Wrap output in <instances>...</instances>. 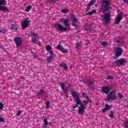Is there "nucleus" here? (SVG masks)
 Wrapping results in <instances>:
<instances>
[{"label":"nucleus","mask_w":128,"mask_h":128,"mask_svg":"<svg viewBox=\"0 0 128 128\" xmlns=\"http://www.w3.org/2000/svg\"><path fill=\"white\" fill-rule=\"evenodd\" d=\"M71 94L72 96H73L74 100L76 102V104L80 106V107H78V114H83L84 112V108H86L84 104L82 102L80 99V96L78 94L76 93V92L72 90L71 91Z\"/></svg>","instance_id":"obj_1"},{"label":"nucleus","mask_w":128,"mask_h":128,"mask_svg":"<svg viewBox=\"0 0 128 128\" xmlns=\"http://www.w3.org/2000/svg\"><path fill=\"white\" fill-rule=\"evenodd\" d=\"M110 0H104L101 2L102 10H103V12H108V10L112 8V6L110 4Z\"/></svg>","instance_id":"obj_2"},{"label":"nucleus","mask_w":128,"mask_h":128,"mask_svg":"<svg viewBox=\"0 0 128 128\" xmlns=\"http://www.w3.org/2000/svg\"><path fill=\"white\" fill-rule=\"evenodd\" d=\"M4 6H6V0H0V10L8 12H10V10L8 8V7Z\"/></svg>","instance_id":"obj_3"},{"label":"nucleus","mask_w":128,"mask_h":128,"mask_svg":"<svg viewBox=\"0 0 128 128\" xmlns=\"http://www.w3.org/2000/svg\"><path fill=\"white\" fill-rule=\"evenodd\" d=\"M108 100H118L116 98V94L114 92V90L112 91L109 93L108 96Z\"/></svg>","instance_id":"obj_4"},{"label":"nucleus","mask_w":128,"mask_h":128,"mask_svg":"<svg viewBox=\"0 0 128 128\" xmlns=\"http://www.w3.org/2000/svg\"><path fill=\"white\" fill-rule=\"evenodd\" d=\"M101 16L104 18V22L106 24L110 22V12L105 14L104 16L102 15Z\"/></svg>","instance_id":"obj_5"},{"label":"nucleus","mask_w":128,"mask_h":128,"mask_svg":"<svg viewBox=\"0 0 128 128\" xmlns=\"http://www.w3.org/2000/svg\"><path fill=\"white\" fill-rule=\"evenodd\" d=\"M55 26H57L56 28L57 32H64V30H68L66 27H63V26L60 24H56Z\"/></svg>","instance_id":"obj_6"},{"label":"nucleus","mask_w":128,"mask_h":128,"mask_svg":"<svg viewBox=\"0 0 128 128\" xmlns=\"http://www.w3.org/2000/svg\"><path fill=\"white\" fill-rule=\"evenodd\" d=\"M30 20H25L22 23V30H26V28H28L30 26Z\"/></svg>","instance_id":"obj_7"},{"label":"nucleus","mask_w":128,"mask_h":128,"mask_svg":"<svg viewBox=\"0 0 128 128\" xmlns=\"http://www.w3.org/2000/svg\"><path fill=\"white\" fill-rule=\"evenodd\" d=\"M126 62V58H122L121 59L116 60L115 64H117V66H124Z\"/></svg>","instance_id":"obj_8"},{"label":"nucleus","mask_w":128,"mask_h":128,"mask_svg":"<svg viewBox=\"0 0 128 128\" xmlns=\"http://www.w3.org/2000/svg\"><path fill=\"white\" fill-rule=\"evenodd\" d=\"M122 16H124V13H121L117 16L116 18L115 24H118L120 22V21L122 20Z\"/></svg>","instance_id":"obj_9"},{"label":"nucleus","mask_w":128,"mask_h":128,"mask_svg":"<svg viewBox=\"0 0 128 128\" xmlns=\"http://www.w3.org/2000/svg\"><path fill=\"white\" fill-rule=\"evenodd\" d=\"M57 48L58 50H60L64 54H66V52H68V49H64V48H62V46L60 45V44H58L57 46Z\"/></svg>","instance_id":"obj_10"},{"label":"nucleus","mask_w":128,"mask_h":128,"mask_svg":"<svg viewBox=\"0 0 128 128\" xmlns=\"http://www.w3.org/2000/svg\"><path fill=\"white\" fill-rule=\"evenodd\" d=\"M122 54V49L118 47L116 50V54L115 56L118 58V56H120Z\"/></svg>","instance_id":"obj_11"},{"label":"nucleus","mask_w":128,"mask_h":128,"mask_svg":"<svg viewBox=\"0 0 128 128\" xmlns=\"http://www.w3.org/2000/svg\"><path fill=\"white\" fill-rule=\"evenodd\" d=\"M14 42L17 46H22V38L20 37H16V38H14Z\"/></svg>","instance_id":"obj_12"},{"label":"nucleus","mask_w":128,"mask_h":128,"mask_svg":"<svg viewBox=\"0 0 128 128\" xmlns=\"http://www.w3.org/2000/svg\"><path fill=\"white\" fill-rule=\"evenodd\" d=\"M102 92H104V94H108L110 92V88L108 86H102Z\"/></svg>","instance_id":"obj_13"},{"label":"nucleus","mask_w":128,"mask_h":128,"mask_svg":"<svg viewBox=\"0 0 128 128\" xmlns=\"http://www.w3.org/2000/svg\"><path fill=\"white\" fill-rule=\"evenodd\" d=\"M72 26H74V28H78V20L76 18V17H73V19L72 20Z\"/></svg>","instance_id":"obj_14"},{"label":"nucleus","mask_w":128,"mask_h":128,"mask_svg":"<svg viewBox=\"0 0 128 128\" xmlns=\"http://www.w3.org/2000/svg\"><path fill=\"white\" fill-rule=\"evenodd\" d=\"M60 86H61L62 90L64 91V94H66V92H68V88L66 86L64 83L61 82L60 83Z\"/></svg>","instance_id":"obj_15"},{"label":"nucleus","mask_w":128,"mask_h":128,"mask_svg":"<svg viewBox=\"0 0 128 128\" xmlns=\"http://www.w3.org/2000/svg\"><path fill=\"white\" fill-rule=\"evenodd\" d=\"M62 22L64 24L65 26H70V20L66 19L63 20Z\"/></svg>","instance_id":"obj_16"},{"label":"nucleus","mask_w":128,"mask_h":128,"mask_svg":"<svg viewBox=\"0 0 128 128\" xmlns=\"http://www.w3.org/2000/svg\"><path fill=\"white\" fill-rule=\"evenodd\" d=\"M60 66L62 68H64V70H68V66L66 63L62 62L60 64Z\"/></svg>","instance_id":"obj_17"},{"label":"nucleus","mask_w":128,"mask_h":128,"mask_svg":"<svg viewBox=\"0 0 128 128\" xmlns=\"http://www.w3.org/2000/svg\"><path fill=\"white\" fill-rule=\"evenodd\" d=\"M94 82H90V83L88 84V86L90 88H92L94 87Z\"/></svg>","instance_id":"obj_18"},{"label":"nucleus","mask_w":128,"mask_h":128,"mask_svg":"<svg viewBox=\"0 0 128 128\" xmlns=\"http://www.w3.org/2000/svg\"><path fill=\"white\" fill-rule=\"evenodd\" d=\"M54 57L52 56H50L48 57L47 59H46V61L48 62H52V58Z\"/></svg>","instance_id":"obj_19"},{"label":"nucleus","mask_w":128,"mask_h":128,"mask_svg":"<svg viewBox=\"0 0 128 128\" xmlns=\"http://www.w3.org/2000/svg\"><path fill=\"white\" fill-rule=\"evenodd\" d=\"M82 44V42H77L76 46V48H79Z\"/></svg>","instance_id":"obj_20"},{"label":"nucleus","mask_w":128,"mask_h":128,"mask_svg":"<svg viewBox=\"0 0 128 128\" xmlns=\"http://www.w3.org/2000/svg\"><path fill=\"white\" fill-rule=\"evenodd\" d=\"M48 124V120L46 118L44 119V124L43 126H46Z\"/></svg>","instance_id":"obj_21"},{"label":"nucleus","mask_w":128,"mask_h":128,"mask_svg":"<svg viewBox=\"0 0 128 128\" xmlns=\"http://www.w3.org/2000/svg\"><path fill=\"white\" fill-rule=\"evenodd\" d=\"M32 42L33 44H38V40H36V38H32Z\"/></svg>","instance_id":"obj_22"},{"label":"nucleus","mask_w":128,"mask_h":128,"mask_svg":"<svg viewBox=\"0 0 128 128\" xmlns=\"http://www.w3.org/2000/svg\"><path fill=\"white\" fill-rule=\"evenodd\" d=\"M114 112L112 111L110 112V114H109L110 118H114Z\"/></svg>","instance_id":"obj_23"},{"label":"nucleus","mask_w":128,"mask_h":128,"mask_svg":"<svg viewBox=\"0 0 128 128\" xmlns=\"http://www.w3.org/2000/svg\"><path fill=\"white\" fill-rule=\"evenodd\" d=\"M82 96L84 98H88V97L86 93H84V92H82Z\"/></svg>","instance_id":"obj_24"},{"label":"nucleus","mask_w":128,"mask_h":128,"mask_svg":"<svg viewBox=\"0 0 128 128\" xmlns=\"http://www.w3.org/2000/svg\"><path fill=\"white\" fill-rule=\"evenodd\" d=\"M102 46H108V44L106 43V42H102Z\"/></svg>","instance_id":"obj_25"},{"label":"nucleus","mask_w":128,"mask_h":128,"mask_svg":"<svg viewBox=\"0 0 128 128\" xmlns=\"http://www.w3.org/2000/svg\"><path fill=\"white\" fill-rule=\"evenodd\" d=\"M105 106H106V108L107 109V110H110V108H112V106H108V104H106L105 105Z\"/></svg>","instance_id":"obj_26"},{"label":"nucleus","mask_w":128,"mask_h":128,"mask_svg":"<svg viewBox=\"0 0 128 128\" xmlns=\"http://www.w3.org/2000/svg\"><path fill=\"white\" fill-rule=\"evenodd\" d=\"M50 101H48L46 103V107L47 110H48L50 108Z\"/></svg>","instance_id":"obj_27"},{"label":"nucleus","mask_w":128,"mask_h":128,"mask_svg":"<svg viewBox=\"0 0 128 128\" xmlns=\"http://www.w3.org/2000/svg\"><path fill=\"white\" fill-rule=\"evenodd\" d=\"M118 97L120 100H122L124 98V95L122 94V93H118Z\"/></svg>","instance_id":"obj_28"},{"label":"nucleus","mask_w":128,"mask_h":128,"mask_svg":"<svg viewBox=\"0 0 128 128\" xmlns=\"http://www.w3.org/2000/svg\"><path fill=\"white\" fill-rule=\"evenodd\" d=\"M62 12L64 14H66V12H68V9H62Z\"/></svg>","instance_id":"obj_29"},{"label":"nucleus","mask_w":128,"mask_h":128,"mask_svg":"<svg viewBox=\"0 0 128 128\" xmlns=\"http://www.w3.org/2000/svg\"><path fill=\"white\" fill-rule=\"evenodd\" d=\"M49 52H50V56H54V51L50 50L49 51Z\"/></svg>","instance_id":"obj_30"},{"label":"nucleus","mask_w":128,"mask_h":128,"mask_svg":"<svg viewBox=\"0 0 128 128\" xmlns=\"http://www.w3.org/2000/svg\"><path fill=\"white\" fill-rule=\"evenodd\" d=\"M94 4H96V1H92L91 2H90L88 4V6H94Z\"/></svg>","instance_id":"obj_31"},{"label":"nucleus","mask_w":128,"mask_h":128,"mask_svg":"<svg viewBox=\"0 0 128 128\" xmlns=\"http://www.w3.org/2000/svg\"><path fill=\"white\" fill-rule=\"evenodd\" d=\"M30 10H32V6H28L26 8V12H30Z\"/></svg>","instance_id":"obj_32"},{"label":"nucleus","mask_w":128,"mask_h":128,"mask_svg":"<svg viewBox=\"0 0 128 128\" xmlns=\"http://www.w3.org/2000/svg\"><path fill=\"white\" fill-rule=\"evenodd\" d=\"M46 50H52V46H50L48 45L46 46Z\"/></svg>","instance_id":"obj_33"},{"label":"nucleus","mask_w":128,"mask_h":128,"mask_svg":"<svg viewBox=\"0 0 128 128\" xmlns=\"http://www.w3.org/2000/svg\"><path fill=\"white\" fill-rule=\"evenodd\" d=\"M44 90H40L38 92V94H39V96H42V94H44Z\"/></svg>","instance_id":"obj_34"},{"label":"nucleus","mask_w":128,"mask_h":128,"mask_svg":"<svg viewBox=\"0 0 128 128\" xmlns=\"http://www.w3.org/2000/svg\"><path fill=\"white\" fill-rule=\"evenodd\" d=\"M113 78H114V77H112V76H108L106 78V80H112Z\"/></svg>","instance_id":"obj_35"},{"label":"nucleus","mask_w":128,"mask_h":128,"mask_svg":"<svg viewBox=\"0 0 128 128\" xmlns=\"http://www.w3.org/2000/svg\"><path fill=\"white\" fill-rule=\"evenodd\" d=\"M32 36H38V34H36L34 32H32L31 33Z\"/></svg>","instance_id":"obj_36"},{"label":"nucleus","mask_w":128,"mask_h":128,"mask_svg":"<svg viewBox=\"0 0 128 128\" xmlns=\"http://www.w3.org/2000/svg\"><path fill=\"white\" fill-rule=\"evenodd\" d=\"M14 28H15L14 24H12L11 27H10V30H14Z\"/></svg>","instance_id":"obj_37"},{"label":"nucleus","mask_w":128,"mask_h":128,"mask_svg":"<svg viewBox=\"0 0 128 128\" xmlns=\"http://www.w3.org/2000/svg\"><path fill=\"white\" fill-rule=\"evenodd\" d=\"M20 114H22V110H20L18 112V113H17V114H16V116H20Z\"/></svg>","instance_id":"obj_38"},{"label":"nucleus","mask_w":128,"mask_h":128,"mask_svg":"<svg viewBox=\"0 0 128 128\" xmlns=\"http://www.w3.org/2000/svg\"><path fill=\"white\" fill-rule=\"evenodd\" d=\"M4 108V104H2V102L0 103V110H2V108Z\"/></svg>","instance_id":"obj_39"},{"label":"nucleus","mask_w":128,"mask_h":128,"mask_svg":"<svg viewBox=\"0 0 128 128\" xmlns=\"http://www.w3.org/2000/svg\"><path fill=\"white\" fill-rule=\"evenodd\" d=\"M123 2L126 4H128V0H122Z\"/></svg>","instance_id":"obj_40"},{"label":"nucleus","mask_w":128,"mask_h":128,"mask_svg":"<svg viewBox=\"0 0 128 128\" xmlns=\"http://www.w3.org/2000/svg\"><path fill=\"white\" fill-rule=\"evenodd\" d=\"M106 110H108V109L106 107L102 109V112H106Z\"/></svg>","instance_id":"obj_41"},{"label":"nucleus","mask_w":128,"mask_h":128,"mask_svg":"<svg viewBox=\"0 0 128 128\" xmlns=\"http://www.w3.org/2000/svg\"><path fill=\"white\" fill-rule=\"evenodd\" d=\"M0 122H4V118H0Z\"/></svg>","instance_id":"obj_42"},{"label":"nucleus","mask_w":128,"mask_h":128,"mask_svg":"<svg viewBox=\"0 0 128 128\" xmlns=\"http://www.w3.org/2000/svg\"><path fill=\"white\" fill-rule=\"evenodd\" d=\"M86 14H89V16H92V12H89L88 13Z\"/></svg>","instance_id":"obj_43"},{"label":"nucleus","mask_w":128,"mask_h":128,"mask_svg":"<svg viewBox=\"0 0 128 128\" xmlns=\"http://www.w3.org/2000/svg\"><path fill=\"white\" fill-rule=\"evenodd\" d=\"M78 104H76V105L73 106V108L74 109L76 108H78Z\"/></svg>","instance_id":"obj_44"},{"label":"nucleus","mask_w":128,"mask_h":128,"mask_svg":"<svg viewBox=\"0 0 128 128\" xmlns=\"http://www.w3.org/2000/svg\"><path fill=\"white\" fill-rule=\"evenodd\" d=\"M125 128H128V122H126V124H125Z\"/></svg>","instance_id":"obj_45"},{"label":"nucleus","mask_w":128,"mask_h":128,"mask_svg":"<svg viewBox=\"0 0 128 128\" xmlns=\"http://www.w3.org/2000/svg\"><path fill=\"white\" fill-rule=\"evenodd\" d=\"M90 10V6H87V10Z\"/></svg>","instance_id":"obj_46"},{"label":"nucleus","mask_w":128,"mask_h":128,"mask_svg":"<svg viewBox=\"0 0 128 128\" xmlns=\"http://www.w3.org/2000/svg\"><path fill=\"white\" fill-rule=\"evenodd\" d=\"M96 10H92V14H96Z\"/></svg>","instance_id":"obj_47"},{"label":"nucleus","mask_w":128,"mask_h":128,"mask_svg":"<svg viewBox=\"0 0 128 128\" xmlns=\"http://www.w3.org/2000/svg\"><path fill=\"white\" fill-rule=\"evenodd\" d=\"M84 102V104H88V102Z\"/></svg>","instance_id":"obj_48"},{"label":"nucleus","mask_w":128,"mask_h":128,"mask_svg":"<svg viewBox=\"0 0 128 128\" xmlns=\"http://www.w3.org/2000/svg\"><path fill=\"white\" fill-rule=\"evenodd\" d=\"M83 82L84 84H88V82L84 81Z\"/></svg>","instance_id":"obj_49"},{"label":"nucleus","mask_w":128,"mask_h":128,"mask_svg":"<svg viewBox=\"0 0 128 128\" xmlns=\"http://www.w3.org/2000/svg\"><path fill=\"white\" fill-rule=\"evenodd\" d=\"M52 122L49 123V126H52Z\"/></svg>","instance_id":"obj_50"},{"label":"nucleus","mask_w":128,"mask_h":128,"mask_svg":"<svg viewBox=\"0 0 128 128\" xmlns=\"http://www.w3.org/2000/svg\"><path fill=\"white\" fill-rule=\"evenodd\" d=\"M44 128H48V126H44Z\"/></svg>","instance_id":"obj_51"},{"label":"nucleus","mask_w":128,"mask_h":128,"mask_svg":"<svg viewBox=\"0 0 128 128\" xmlns=\"http://www.w3.org/2000/svg\"><path fill=\"white\" fill-rule=\"evenodd\" d=\"M117 42H120V40H117Z\"/></svg>","instance_id":"obj_52"},{"label":"nucleus","mask_w":128,"mask_h":128,"mask_svg":"<svg viewBox=\"0 0 128 128\" xmlns=\"http://www.w3.org/2000/svg\"><path fill=\"white\" fill-rule=\"evenodd\" d=\"M0 32H2V30H0Z\"/></svg>","instance_id":"obj_53"},{"label":"nucleus","mask_w":128,"mask_h":128,"mask_svg":"<svg viewBox=\"0 0 128 128\" xmlns=\"http://www.w3.org/2000/svg\"><path fill=\"white\" fill-rule=\"evenodd\" d=\"M35 57H36V58H37V57H38V56H35Z\"/></svg>","instance_id":"obj_54"},{"label":"nucleus","mask_w":128,"mask_h":128,"mask_svg":"<svg viewBox=\"0 0 128 128\" xmlns=\"http://www.w3.org/2000/svg\"><path fill=\"white\" fill-rule=\"evenodd\" d=\"M0 92H1L0 90Z\"/></svg>","instance_id":"obj_55"}]
</instances>
